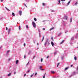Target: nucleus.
Instances as JSON below:
<instances>
[{
    "mask_svg": "<svg viewBox=\"0 0 78 78\" xmlns=\"http://www.w3.org/2000/svg\"><path fill=\"white\" fill-rule=\"evenodd\" d=\"M69 69V68L68 67H66L65 69V70H67V69Z\"/></svg>",
    "mask_w": 78,
    "mask_h": 78,
    "instance_id": "nucleus-7",
    "label": "nucleus"
},
{
    "mask_svg": "<svg viewBox=\"0 0 78 78\" xmlns=\"http://www.w3.org/2000/svg\"><path fill=\"white\" fill-rule=\"evenodd\" d=\"M39 37H41V34H39Z\"/></svg>",
    "mask_w": 78,
    "mask_h": 78,
    "instance_id": "nucleus-40",
    "label": "nucleus"
},
{
    "mask_svg": "<svg viewBox=\"0 0 78 78\" xmlns=\"http://www.w3.org/2000/svg\"><path fill=\"white\" fill-rule=\"evenodd\" d=\"M77 70H78V67H77Z\"/></svg>",
    "mask_w": 78,
    "mask_h": 78,
    "instance_id": "nucleus-50",
    "label": "nucleus"
},
{
    "mask_svg": "<svg viewBox=\"0 0 78 78\" xmlns=\"http://www.w3.org/2000/svg\"><path fill=\"white\" fill-rule=\"evenodd\" d=\"M37 45H39V43H37Z\"/></svg>",
    "mask_w": 78,
    "mask_h": 78,
    "instance_id": "nucleus-55",
    "label": "nucleus"
},
{
    "mask_svg": "<svg viewBox=\"0 0 78 78\" xmlns=\"http://www.w3.org/2000/svg\"><path fill=\"white\" fill-rule=\"evenodd\" d=\"M12 14L13 15V16H15V14H14V12H12Z\"/></svg>",
    "mask_w": 78,
    "mask_h": 78,
    "instance_id": "nucleus-12",
    "label": "nucleus"
},
{
    "mask_svg": "<svg viewBox=\"0 0 78 78\" xmlns=\"http://www.w3.org/2000/svg\"><path fill=\"white\" fill-rule=\"evenodd\" d=\"M61 33H60L58 35V36H59L60 35H61Z\"/></svg>",
    "mask_w": 78,
    "mask_h": 78,
    "instance_id": "nucleus-34",
    "label": "nucleus"
},
{
    "mask_svg": "<svg viewBox=\"0 0 78 78\" xmlns=\"http://www.w3.org/2000/svg\"><path fill=\"white\" fill-rule=\"evenodd\" d=\"M67 31H65V33H67Z\"/></svg>",
    "mask_w": 78,
    "mask_h": 78,
    "instance_id": "nucleus-54",
    "label": "nucleus"
},
{
    "mask_svg": "<svg viewBox=\"0 0 78 78\" xmlns=\"http://www.w3.org/2000/svg\"><path fill=\"white\" fill-rule=\"evenodd\" d=\"M72 39H73V38H72L71 39V40H72Z\"/></svg>",
    "mask_w": 78,
    "mask_h": 78,
    "instance_id": "nucleus-58",
    "label": "nucleus"
},
{
    "mask_svg": "<svg viewBox=\"0 0 78 78\" xmlns=\"http://www.w3.org/2000/svg\"><path fill=\"white\" fill-rule=\"evenodd\" d=\"M42 5H43V6H45V3H43L42 4Z\"/></svg>",
    "mask_w": 78,
    "mask_h": 78,
    "instance_id": "nucleus-29",
    "label": "nucleus"
},
{
    "mask_svg": "<svg viewBox=\"0 0 78 78\" xmlns=\"http://www.w3.org/2000/svg\"><path fill=\"white\" fill-rule=\"evenodd\" d=\"M60 2H61V1L58 0V2H59L58 3V4H59L60 3Z\"/></svg>",
    "mask_w": 78,
    "mask_h": 78,
    "instance_id": "nucleus-27",
    "label": "nucleus"
},
{
    "mask_svg": "<svg viewBox=\"0 0 78 78\" xmlns=\"http://www.w3.org/2000/svg\"><path fill=\"white\" fill-rule=\"evenodd\" d=\"M45 75H46V73H45L44 74V76H43V78H45Z\"/></svg>",
    "mask_w": 78,
    "mask_h": 78,
    "instance_id": "nucleus-17",
    "label": "nucleus"
},
{
    "mask_svg": "<svg viewBox=\"0 0 78 78\" xmlns=\"http://www.w3.org/2000/svg\"><path fill=\"white\" fill-rule=\"evenodd\" d=\"M26 55H24V58H26Z\"/></svg>",
    "mask_w": 78,
    "mask_h": 78,
    "instance_id": "nucleus-51",
    "label": "nucleus"
},
{
    "mask_svg": "<svg viewBox=\"0 0 78 78\" xmlns=\"http://www.w3.org/2000/svg\"><path fill=\"white\" fill-rule=\"evenodd\" d=\"M43 61V59L42 58H41V62H42V61Z\"/></svg>",
    "mask_w": 78,
    "mask_h": 78,
    "instance_id": "nucleus-30",
    "label": "nucleus"
},
{
    "mask_svg": "<svg viewBox=\"0 0 78 78\" xmlns=\"http://www.w3.org/2000/svg\"><path fill=\"white\" fill-rule=\"evenodd\" d=\"M5 8L7 9V11H9V9H8V8H7V7H6Z\"/></svg>",
    "mask_w": 78,
    "mask_h": 78,
    "instance_id": "nucleus-14",
    "label": "nucleus"
},
{
    "mask_svg": "<svg viewBox=\"0 0 78 78\" xmlns=\"http://www.w3.org/2000/svg\"><path fill=\"white\" fill-rule=\"evenodd\" d=\"M37 50H38V49H39V48H37Z\"/></svg>",
    "mask_w": 78,
    "mask_h": 78,
    "instance_id": "nucleus-56",
    "label": "nucleus"
},
{
    "mask_svg": "<svg viewBox=\"0 0 78 78\" xmlns=\"http://www.w3.org/2000/svg\"><path fill=\"white\" fill-rule=\"evenodd\" d=\"M44 36H43V38H42V40L41 41V42H43V41H44Z\"/></svg>",
    "mask_w": 78,
    "mask_h": 78,
    "instance_id": "nucleus-10",
    "label": "nucleus"
},
{
    "mask_svg": "<svg viewBox=\"0 0 78 78\" xmlns=\"http://www.w3.org/2000/svg\"><path fill=\"white\" fill-rule=\"evenodd\" d=\"M41 70H44L45 69H41Z\"/></svg>",
    "mask_w": 78,
    "mask_h": 78,
    "instance_id": "nucleus-36",
    "label": "nucleus"
},
{
    "mask_svg": "<svg viewBox=\"0 0 78 78\" xmlns=\"http://www.w3.org/2000/svg\"><path fill=\"white\" fill-rule=\"evenodd\" d=\"M70 2H71V1H69V2L67 4V5H69V4H70Z\"/></svg>",
    "mask_w": 78,
    "mask_h": 78,
    "instance_id": "nucleus-11",
    "label": "nucleus"
},
{
    "mask_svg": "<svg viewBox=\"0 0 78 78\" xmlns=\"http://www.w3.org/2000/svg\"><path fill=\"white\" fill-rule=\"evenodd\" d=\"M57 52H58V51H56L55 52H54V55H55L57 53Z\"/></svg>",
    "mask_w": 78,
    "mask_h": 78,
    "instance_id": "nucleus-9",
    "label": "nucleus"
},
{
    "mask_svg": "<svg viewBox=\"0 0 78 78\" xmlns=\"http://www.w3.org/2000/svg\"><path fill=\"white\" fill-rule=\"evenodd\" d=\"M24 76H26V74H24Z\"/></svg>",
    "mask_w": 78,
    "mask_h": 78,
    "instance_id": "nucleus-53",
    "label": "nucleus"
},
{
    "mask_svg": "<svg viewBox=\"0 0 78 78\" xmlns=\"http://www.w3.org/2000/svg\"><path fill=\"white\" fill-rule=\"evenodd\" d=\"M34 43L35 44V41H34Z\"/></svg>",
    "mask_w": 78,
    "mask_h": 78,
    "instance_id": "nucleus-57",
    "label": "nucleus"
},
{
    "mask_svg": "<svg viewBox=\"0 0 78 78\" xmlns=\"http://www.w3.org/2000/svg\"><path fill=\"white\" fill-rule=\"evenodd\" d=\"M48 44L49 43V42H48V41H46L45 42V44H44V45L45 46H46L47 45V44Z\"/></svg>",
    "mask_w": 78,
    "mask_h": 78,
    "instance_id": "nucleus-2",
    "label": "nucleus"
},
{
    "mask_svg": "<svg viewBox=\"0 0 78 78\" xmlns=\"http://www.w3.org/2000/svg\"><path fill=\"white\" fill-rule=\"evenodd\" d=\"M51 44L52 46H53L54 45V43H53V41H51Z\"/></svg>",
    "mask_w": 78,
    "mask_h": 78,
    "instance_id": "nucleus-6",
    "label": "nucleus"
},
{
    "mask_svg": "<svg viewBox=\"0 0 78 78\" xmlns=\"http://www.w3.org/2000/svg\"><path fill=\"white\" fill-rule=\"evenodd\" d=\"M64 19H65V20H67V16H66L64 17Z\"/></svg>",
    "mask_w": 78,
    "mask_h": 78,
    "instance_id": "nucleus-3",
    "label": "nucleus"
},
{
    "mask_svg": "<svg viewBox=\"0 0 78 78\" xmlns=\"http://www.w3.org/2000/svg\"><path fill=\"white\" fill-rule=\"evenodd\" d=\"M10 75H11V73H10L7 76H9Z\"/></svg>",
    "mask_w": 78,
    "mask_h": 78,
    "instance_id": "nucleus-16",
    "label": "nucleus"
},
{
    "mask_svg": "<svg viewBox=\"0 0 78 78\" xmlns=\"http://www.w3.org/2000/svg\"><path fill=\"white\" fill-rule=\"evenodd\" d=\"M28 64H29V62H28L27 63V66H28Z\"/></svg>",
    "mask_w": 78,
    "mask_h": 78,
    "instance_id": "nucleus-42",
    "label": "nucleus"
},
{
    "mask_svg": "<svg viewBox=\"0 0 78 78\" xmlns=\"http://www.w3.org/2000/svg\"><path fill=\"white\" fill-rule=\"evenodd\" d=\"M77 4H78V2H76L74 4V5H77Z\"/></svg>",
    "mask_w": 78,
    "mask_h": 78,
    "instance_id": "nucleus-23",
    "label": "nucleus"
},
{
    "mask_svg": "<svg viewBox=\"0 0 78 78\" xmlns=\"http://www.w3.org/2000/svg\"><path fill=\"white\" fill-rule=\"evenodd\" d=\"M36 75H37V73H36L35 74V76H36Z\"/></svg>",
    "mask_w": 78,
    "mask_h": 78,
    "instance_id": "nucleus-37",
    "label": "nucleus"
},
{
    "mask_svg": "<svg viewBox=\"0 0 78 78\" xmlns=\"http://www.w3.org/2000/svg\"><path fill=\"white\" fill-rule=\"evenodd\" d=\"M74 59L76 61V57L75 56L74 57Z\"/></svg>",
    "mask_w": 78,
    "mask_h": 78,
    "instance_id": "nucleus-22",
    "label": "nucleus"
},
{
    "mask_svg": "<svg viewBox=\"0 0 78 78\" xmlns=\"http://www.w3.org/2000/svg\"><path fill=\"white\" fill-rule=\"evenodd\" d=\"M42 66H40L39 68H40V70L41 69H42Z\"/></svg>",
    "mask_w": 78,
    "mask_h": 78,
    "instance_id": "nucleus-19",
    "label": "nucleus"
},
{
    "mask_svg": "<svg viewBox=\"0 0 78 78\" xmlns=\"http://www.w3.org/2000/svg\"><path fill=\"white\" fill-rule=\"evenodd\" d=\"M19 13L20 16H22V11L20 10L19 11Z\"/></svg>",
    "mask_w": 78,
    "mask_h": 78,
    "instance_id": "nucleus-5",
    "label": "nucleus"
},
{
    "mask_svg": "<svg viewBox=\"0 0 78 78\" xmlns=\"http://www.w3.org/2000/svg\"><path fill=\"white\" fill-rule=\"evenodd\" d=\"M16 72H15L14 73V74L15 75V74H16Z\"/></svg>",
    "mask_w": 78,
    "mask_h": 78,
    "instance_id": "nucleus-45",
    "label": "nucleus"
},
{
    "mask_svg": "<svg viewBox=\"0 0 78 78\" xmlns=\"http://www.w3.org/2000/svg\"><path fill=\"white\" fill-rule=\"evenodd\" d=\"M34 58H35V56H34L33 57V59H34Z\"/></svg>",
    "mask_w": 78,
    "mask_h": 78,
    "instance_id": "nucleus-35",
    "label": "nucleus"
},
{
    "mask_svg": "<svg viewBox=\"0 0 78 78\" xmlns=\"http://www.w3.org/2000/svg\"><path fill=\"white\" fill-rule=\"evenodd\" d=\"M66 0H61V1L62 2H64V1H65Z\"/></svg>",
    "mask_w": 78,
    "mask_h": 78,
    "instance_id": "nucleus-32",
    "label": "nucleus"
},
{
    "mask_svg": "<svg viewBox=\"0 0 78 78\" xmlns=\"http://www.w3.org/2000/svg\"><path fill=\"white\" fill-rule=\"evenodd\" d=\"M49 58V56H48L47 57V58Z\"/></svg>",
    "mask_w": 78,
    "mask_h": 78,
    "instance_id": "nucleus-49",
    "label": "nucleus"
},
{
    "mask_svg": "<svg viewBox=\"0 0 78 78\" xmlns=\"http://www.w3.org/2000/svg\"><path fill=\"white\" fill-rule=\"evenodd\" d=\"M34 20H35V21H36L37 20L36 19V18H34Z\"/></svg>",
    "mask_w": 78,
    "mask_h": 78,
    "instance_id": "nucleus-24",
    "label": "nucleus"
},
{
    "mask_svg": "<svg viewBox=\"0 0 78 78\" xmlns=\"http://www.w3.org/2000/svg\"><path fill=\"white\" fill-rule=\"evenodd\" d=\"M18 62H19V60H17L16 61V64H18Z\"/></svg>",
    "mask_w": 78,
    "mask_h": 78,
    "instance_id": "nucleus-13",
    "label": "nucleus"
},
{
    "mask_svg": "<svg viewBox=\"0 0 78 78\" xmlns=\"http://www.w3.org/2000/svg\"><path fill=\"white\" fill-rule=\"evenodd\" d=\"M11 31V29L10 28H9V29L8 32V34H10V31Z\"/></svg>",
    "mask_w": 78,
    "mask_h": 78,
    "instance_id": "nucleus-4",
    "label": "nucleus"
},
{
    "mask_svg": "<svg viewBox=\"0 0 78 78\" xmlns=\"http://www.w3.org/2000/svg\"><path fill=\"white\" fill-rule=\"evenodd\" d=\"M30 69H28V70H27V73H28V72H30Z\"/></svg>",
    "mask_w": 78,
    "mask_h": 78,
    "instance_id": "nucleus-20",
    "label": "nucleus"
},
{
    "mask_svg": "<svg viewBox=\"0 0 78 78\" xmlns=\"http://www.w3.org/2000/svg\"><path fill=\"white\" fill-rule=\"evenodd\" d=\"M64 42V40H63L60 43V44H62V43H63V42Z\"/></svg>",
    "mask_w": 78,
    "mask_h": 78,
    "instance_id": "nucleus-15",
    "label": "nucleus"
},
{
    "mask_svg": "<svg viewBox=\"0 0 78 78\" xmlns=\"http://www.w3.org/2000/svg\"><path fill=\"white\" fill-rule=\"evenodd\" d=\"M10 51L8 50V51H7V54H8V53H9Z\"/></svg>",
    "mask_w": 78,
    "mask_h": 78,
    "instance_id": "nucleus-8",
    "label": "nucleus"
},
{
    "mask_svg": "<svg viewBox=\"0 0 78 78\" xmlns=\"http://www.w3.org/2000/svg\"><path fill=\"white\" fill-rule=\"evenodd\" d=\"M53 29H54V27H52L50 29V30L51 31V30H53Z\"/></svg>",
    "mask_w": 78,
    "mask_h": 78,
    "instance_id": "nucleus-21",
    "label": "nucleus"
},
{
    "mask_svg": "<svg viewBox=\"0 0 78 78\" xmlns=\"http://www.w3.org/2000/svg\"><path fill=\"white\" fill-rule=\"evenodd\" d=\"M33 75H34V74H33V75H31L30 77H32L33 76Z\"/></svg>",
    "mask_w": 78,
    "mask_h": 78,
    "instance_id": "nucleus-38",
    "label": "nucleus"
},
{
    "mask_svg": "<svg viewBox=\"0 0 78 78\" xmlns=\"http://www.w3.org/2000/svg\"><path fill=\"white\" fill-rule=\"evenodd\" d=\"M10 58H9V59H8V61H10Z\"/></svg>",
    "mask_w": 78,
    "mask_h": 78,
    "instance_id": "nucleus-46",
    "label": "nucleus"
},
{
    "mask_svg": "<svg viewBox=\"0 0 78 78\" xmlns=\"http://www.w3.org/2000/svg\"><path fill=\"white\" fill-rule=\"evenodd\" d=\"M53 37H51V39H52V40H53Z\"/></svg>",
    "mask_w": 78,
    "mask_h": 78,
    "instance_id": "nucleus-48",
    "label": "nucleus"
},
{
    "mask_svg": "<svg viewBox=\"0 0 78 78\" xmlns=\"http://www.w3.org/2000/svg\"><path fill=\"white\" fill-rule=\"evenodd\" d=\"M72 18H71V19H70V22H72Z\"/></svg>",
    "mask_w": 78,
    "mask_h": 78,
    "instance_id": "nucleus-33",
    "label": "nucleus"
},
{
    "mask_svg": "<svg viewBox=\"0 0 78 78\" xmlns=\"http://www.w3.org/2000/svg\"><path fill=\"white\" fill-rule=\"evenodd\" d=\"M78 48V47H77V48Z\"/></svg>",
    "mask_w": 78,
    "mask_h": 78,
    "instance_id": "nucleus-59",
    "label": "nucleus"
},
{
    "mask_svg": "<svg viewBox=\"0 0 78 78\" xmlns=\"http://www.w3.org/2000/svg\"><path fill=\"white\" fill-rule=\"evenodd\" d=\"M19 30H20V27L19 26Z\"/></svg>",
    "mask_w": 78,
    "mask_h": 78,
    "instance_id": "nucleus-31",
    "label": "nucleus"
},
{
    "mask_svg": "<svg viewBox=\"0 0 78 78\" xmlns=\"http://www.w3.org/2000/svg\"><path fill=\"white\" fill-rule=\"evenodd\" d=\"M55 73V72L53 71H51V73Z\"/></svg>",
    "mask_w": 78,
    "mask_h": 78,
    "instance_id": "nucleus-18",
    "label": "nucleus"
},
{
    "mask_svg": "<svg viewBox=\"0 0 78 78\" xmlns=\"http://www.w3.org/2000/svg\"><path fill=\"white\" fill-rule=\"evenodd\" d=\"M32 24L34 27V28H35V27H36V24H35V23H34V22H33Z\"/></svg>",
    "mask_w": 78,
    "mask_h": 78,
    "instance_id": "nucleus-1",
    "label": "nucleus"
},
{
    "mask_svg": "<svg viewBox=\"0 0 78 78\" xmlns=\"http://www.w3.org/2000/svg\"><path fill=\"white\" fill-rule=\"evenodd\" d=\"M72 66H73V65H71V67H72Z\"/></svg>",
    "mask_w": 78,
    "mask_h": 78,
    "instance_id": "nucleus-52",
    "label": "nucleus"
},
{
    "mask_svg": "<svg viewBox=\"0 0 78 78\" xmlns=\"http://www.w3.org/2000/svg\"><path fill=\"white\" fill-rule=\"evenodd\" d=\"M59 63H58L57 65V67H58L59 66Z\"/></svg>",
    "mask_w": 78,
    "mask_h": 78,
    "instance_id": "nucleus-28",
    "label": "nucleus"
},
{
    "mask_svg": "<svg viewBox=\"0 0 78 78\" xmlns=\"http://www.w3.org/2000/svg\"><path fill=\"white\" fill-rule=\"evenodd\" d=\"M6 30H8V27H6Z\"/></svg>",
    "mask_w": 78,
    "mask_h": 78,
    "instance_id": "nucleus-47",
    "label": "nucleus"
},
{
    "mask_svg": "<svg viewBox=\"0 0 78 78\" xmlns=\"http://www.w3.org/2000/svg\"><path fill=\"white\" fill-rule=\"evenodd\" d=\"M30 53H31V51H29V52L28 53V54L29 55H30Z\"/></svg>",
    "mask_w": 78,
    "mask_h": 78,
    "instance_id": "nucleus-25",
    "label": "nucleus"
},
{
    "mask_svg": "<svg viewBox=\"0 0 78 78\" xmlns=\"http://www.w3.org/2000/svg\"><path fill=\"white\" fill-rule=\"evenodd\" d=\"M43 30H45V28H43Z\"/></svg>",
    "mask_w": 78,
    "mask_h": 78,
    "instance_id": "nucleus-43",
    "label": "nucleus"
},
{
    "mask_svg": "<svg viewBox=\"0 0 78 78\" xmlns=\"http://www.w3.org/2000/svg\"><path fill=\"white\" fill-rule=\"evenodd\" d=\"M24 5L26 7V8H27V5L24 4Z\"/></svg>",
    "mask_w": 78,
    "mask_h": 78,
    "instance_id": "nucleus-39",
    "label": "nucleus"
},
{
    "mask_svg": "<svg viewBox=\"0 0 78 78\" xmlns=\"http://www.w3.org/2000/svg\"><path fill=\"white\" fill-rule=\"evenodd\" d=\"M26 27L27 28H29L28 27V26L27 25H26Z\"/></svg>",
    "mask_w": 78,
    "mask_h": 78,
    "instance_id": "nucleus-26",
    "label": "nucleus"
},
{
    "mask_svg": "<svg viewBox=\"0 0 78 78\" xmlns=\"http://www.w3.org/2000/svg\"><path fill=\"white\" fill-rule=\"evenodd\" d=\"M3 0H1V2H3Z\"/></svg>",
    "mask_w": 78,
    "mask_h": 78,
    "instance_id": "nucleus-44",
    "label": "nucleus"
},
{
    "mask_svg": "<svg viewBox=\"0 0 78 78\" xmlns=\"http://www.w3.org/2000/svg\"><path fill=\"white\" fill-rule=\"evenodd\" d=\"M24 46L25 47V43H24Z\"/></svg>",
    "mask_w": 78,
    "mask_h": 78,
    "instance_id": "nucleus-41",
    "label": "nucleus"
},
{
    "mask_svg": "<svg viewBox=\"0 0 78 78\" xmlns=\"http://www.w3.org/2000/svg\"><path fill=\"white\" fill-rule=\"evenodd\" d=\"M1 48L0 47V49Z\"/></svg>",
    "mask_w": 78,
    "mask_h": 78,
    "instance_id": "nucleus-60",
    "label": "nucleus"
}]
</instances>
